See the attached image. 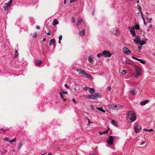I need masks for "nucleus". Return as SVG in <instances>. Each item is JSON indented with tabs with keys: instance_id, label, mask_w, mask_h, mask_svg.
I'll return each instance as SVG.
<instances>
[{
	"instance_id": "1",
	"label": "nucleus",
	"mask_w": 155,
	"mask_h": 155,
	"mask_svg": "<svg viewBox=\"0 0 155 155\" xmlns=\"http://www.w3.org/2000/svg\"><path fill=\"white\" fill-rule=\"evenodd\" d=\"M127 119L131 122L135 121L136 120V114L134 111H128L127 113Z\"/></svg>"
},
{
	"instance_id": "2",
	"label": "nucleus",
	"mask_w": 155,
	"mask_h": 155,
	"mask_svg": "<svg viewBox=\"0 0 155 155\" xmlns=\"http://www.w3.org/2000/svg\"><path fill=\"white\" fill-rule=\"evenodd\" d=\"M135 70L136 74L134 75V77L138 78V77L142 75V70L141 68L139 66L135 65Z\"/></svg>"
},
{
	"instance_id": "3",
	"label": "nucleus",
	"mask_w": 155,
	"mask_h": 155,
	"mask_svg": "<svg viewBox=\"0 0 155 155\" xmlns=\"http://www.w3.org/2000/svg\"><path fill=\"white\" fill-rule=\"evenodd\" d=\"M110 108L114 110H119L122 108V106L120 104H111L109 105Z\"/></svg>"
},
{
	"instance_id": "4",
	"label": "nucleus",
	"mask_w": 155,
	"mask_h": 155,
	"mask_svg": "<svg viewBox=\"0 0 155 155\" xmlns=\"http://www.w3.org/2000/svg\"><path fill=\"white\" fill-rule=\"evenodd\" d=\"M102 55L104 57H110L112 54L109 51L104 50L102 53Z\"/></svg>"
},
{
	"instance_id": "5",
	"label": "nucleus",
	"mask_w": 155,
	"mask_h": 155,
	"mask_svg": "<svg viewBox=\"0 0 155 155\" xmlns=\"http://www.w3.org/2000/svg\"><path fill=\"white\" fill-rule=\"evenodd\" d=\"M134 128L136 133H137L141 129V126L137 124H135L134 126Z\"/></svg>"
},
{
	"instance_id": "6",
	"label": "nucleus",
	"mask_w": 155,
	"mask_h": 155,
	"mask_svg": "<svg viewBox=\"0 0 155 155\" xmlns=\"http://www.w3.org/2000/svg\"><path fill=\"white\" fill-rule=\"evenodd\" d=\"M114 137L112 136H110L109 137L107 140V143L109 145H112L113 143V140Z\"/></svg>"
},
{
	"instance_id": "7",
	"label": "nucleus",
	"mask_w": 155,
	"mask_h": 155,
	"mask_svg": "<svg viewBox=\"0 0 155 155\" xmlns=\"http://www.w3.org/2000/svg\"><path fill=\"white\" fill-rule=\"evenodd\" d=\"M111 32L113 34L115 35H118L119 34V31L116 28H113L110 30Z\"/></svg>"
},
{
	"instance_id": "8",
	"label": "nucleus",
	"mask_w": 155,
	"mask_h": 155,
	"mask_svg": "<svg viewBox=\"0 0 155 155\" xmlns=\"http://www.w3.org/2000/svg\"><path fill=\"white\" fill-rule=\"evenodd\" d=\"M123 52L126 54L128 55L131 53V51L127 48L124 47L123 48Z\"/></svg>"
},
{
	"instance_id": "9",
	"label": "nucleus",
	"mask_w": 155,
	"mask_h": 155,
	"mask_svg": "<svg viewBox=\"0 0 155 155\" xmlns=\"http://www.w3.org/2000/svg\"><path fill=\"white\" fill-rule=\"evenodd\" d=\"M128 28L132 36L134 37L135 36H136V33H135L134 29L133 28H132V27L131 26H130Z\"/></svg>"
},
{
	"instance_id": "10",
	"label": "nucleus",
	"mask_w": 155,
	"mask_h": 155,
	"mask_svg": "<svg viewBox=\"0 0 155 155\" xmlns=\"http://www.w3.org/2000/svg\"><path fill=\"white\" fill-rule=\"evenodd\" d=\"M94 99L97 100L98 97L101 98L102 96L101 94L98 93H95L94 94H92Z\"/></svg>"
},
{
	"instance_id": "11",
	"label": "nucleus",
	"mask_w": 155,
	"mask_h": 155,
	"mask_svg": "<svg viewBox=\"0 0 155 155\" xmlns=\"http://www.w3.org/2000/svg\"><path fill=\"white\" fill-rule=\"evenodd\" d=\"M11 5H9L8 3L5 4L3 6V7L4 8V11H8Z\"/></svg>"
},
{
	"instance_id": "12",
	"label": "nucleus",
	"mask_w": 155,
	"mask_h": 155,
	"mask_svg": "<svg viewBox=\"0 0 155 155\" xmlns=\"http://www.w3.org/2000/svg\"><path fill=\"white\" fill-rule=\"evenodd\" d=\"M59 94L60 95V96L61 97V98L62 99L64 100V101H66V99L64 98V94H67V92L66 91H62L61 92H60Z\"/></svg>"
},
{
	"instance_id": "13",
	"label": "nucleus",
	"mask_w": 155,
	"mask_h": 155,
	"mask_svg": "<svg viewBox=\"0 0 155 155\" xmlns=\"http://www.w3.org/2000/svg\"><path fill=\"white\" fill-rule=\"evenodd\" d=\"M77 71L79 73V74H82L84 75L86 74V72L83 70L77 69Z\"/></svg>"
},
{
	"instance_id": "14",
	"label": "nucleus",
	"mask_w": 155,
	"mask_h": 155,
	"mask_svg": "<svg viewBox=\"0 0 155 155\" xmlns=\"http://www.w3.org/2000/svg\"><path fill=\"white\" fill-rule=\"evenodd\" d=\"M134 42L136 43H139L140 41V38L139 36H137L134 39Z\"/></svg>"
},
{
	"instance_id": "15",
	"label": "nucleus",
	"mask_w": 155,
	"mask_h": 155,
	"mask_svg": "<svg viewBox=\"0 0 155 155\" xmlns=\"http://www.w3.org/2000/svg\"><path fill=\"white\" fill-rule=\"evenodd\" d=\"M82 20L81 18H78V21L76 24V26H78L80 25V24L82 22Z\"/></svg>"
},
{
	"instance_id": "16",
	"label": "nucleus",
	"mask_w": 155,
	"mask_h": 155,
	"mask_svg": "<svg viewBox=\"0 0 155 155\" xmlns=\"http://www.w3.org/2000/svg\"><path fill=\"white\" fill-rule=\"evenodd\" d=\"M55 42V40L54 39H52L50 40V42L49 43V45L51 46L53 45Z\"/></svg>"
},
{
	"instance_id": "17",
	"label": "nucleus",
	"mask_w": 155,
	"mask_h": 155,
	"mask_svg": "<svg viewBox=\"0 0 155 155\" xmlns=\"http://www.w3.org/2000/svg\"><path fill=\"white\" fill-rule=\"evenodd\" d=\"M89 92L91 94H93L95 92L94 89L92 88H89Z\"/></svg>"
},
{
	"instance_id": "18",
	"label": "nucleus",
	"mask_w": 155,
	"mask_h": 155,
	"mask_svg": "<svg viewBox=\"0 0 155 155\" xmlns=\"http://www.w3.org/2000/svg\"><path fill=\"white\" fill-rule=\"evenodd\" d=\"M148 101V100H147L141 102L140 103V104L141 105H143L146 104L147 103Z\"/></svg>"
},
{
	"instance_id": "19",
	"label": "nucleus",
	"mask_w": 155,
	"mask_h": 155,
	"mask_svg": "<svg viewBox=\"0 0 155 155\" xmlns=\"http://www.w3.org/2000/svg\"><path fill=\"white\" fill-rule=\"evenodd\" d=\"M35 63L36 65L38 66L42 63V61H35Z\"/></svg>"
},
{
	"instance_id": "20",
	"label": "nucleus",
	"mask_w": 155,
	"mask_h": 155,
	"mask_svg": "<svg viewBox=\"0 0 155 155\" xmlns=\"http://www.w3.org/2000/svg\"><path fill=\"white\" fill-rule=\"evenodd\" d=\"M132 28H133L134 30H139L140 28V26L139 25H136L135 26L132 27Z\"/></svg>"
},
{
	"instance_id": "21",
	"label": "nucleus",
	"mask_w": 155,
	"mask_h": 155,
	"mask_svg": "<svg viewBox=\"0 0 155 155\" xmlns=\"http://www.w3.org/2000/svg\"><path fill=\"white\" fill-rule=\"evenodd\" d=\"M125 62L127 64H131V61L128 58H127L125 61Z\"/></svg>"
},
{
	"instance_id": "22",
	"label": "nucleus",
	"mask_w": 155,
	"mask_h": 155,
	"mask_svg": "<svg viewBox=\"0 0 155 155\" xmlns=\"http://www.w3.org/2000/svg\"><path fill=\"white\" fill-rule=\"evenodd\" d=\"M96 108L97 109H98V110H100L101 111L103 112L104 113H105V112H106L105 110H104L103 109V108L102 107H96Z\"/></svg>"
},
{
	"instance_id": "23",
	"label": "nucleus",
	"mask_w": 155,
	"mask_h": 155,
	"mask_svg": "<svg viewBox=\"0 0 155 155\" xmlns=\"http://www.w3.org/2000/svg\"><path fill=\"white\" fill-rule=\"evenodd\" d=\"M58 20L56 19H55L53 21V25L54 26H55L56 25L58 24Z\"/></svg>"
},
{
	"instance_id": "24",
	"label": "nucleus",
	"mask_w": 155,
	"mask_h": 155,
	"mask_svg": "<svg viewBox=\"0 0 155 155\" xmlns=\"http://www.w3.org/2000/svg\"><path fill=\"white\" fill-rule=\"evenodd\" d=\"M85 31L83 30L79 32V34L81 36H84V35Z\"/></svg>"
},
{
	"instance_id": "25",
	"label": "nucleus",
	"mask_w": 155,
	"mask_h": 155,
	"mask_svg": "<svg viewBox=\"0 0 155 155\" xmlns=\"http://www.w3.org/2000/svg\"><path fill=\"white\" fill-rule=\"evenodd\" d=\"M108 132V130H106V131H99V133L100 134V135H102L104 134H107V133Z\"/></svg>"
},
{
	"instance_id": "26",
	"label": "nucleus",
	"mask_w": 155,
	"mask_h": 155,
	"mask_svg": "<svg viewBox=\"0 0 155 155\" xmlns=\"http://www.w3.org/2000/svg\"><path fill=\"white\" fill-rule=\"evenodd\" d=\"M131 94L132 95H134L136 94V92L135 90L134 89H132L131 90Z\"/></svg>"
},
{
	"instance_id": "27",
	"label": "nucleus",
	"mask_w": 155,
	"mask_h": 155,
	"mask_svg": "<svg viewBox=\"0 0 155 155\" xmlns=\"http://www.w3.org/2000/svg\"><path fill=\"white\" fill-rule=\"evenodd\" d=\"M137 60L139 61L141 63L143 64H145L146 63V62L144 61L141 60L140 59L137 58Z\"/></svg>"
},
{
	"instance_id": "28",
	"label": "nucleus",
	"mask_w": 155,
	"mask_h": 155,
	"mask_svg": "<svg viewBox=\"0 0 155 155\" xmlns=\"http://www.w3.org/2000/svg\"><path fill=\"white\" fill-rule=\"evenodd\" d=\"M111 123L113 125L115 126H116L117 125V122L114 120H112L111 121Z\"/></svg>"
},
{
	"instance_id": "29",
	"label": "nucleus",
	"mask_w": 155,
	"mask_h": 155,
	"mask_svg": "<svg viewBox=\"0 0 155 155\" xmlns=\"http://www.w3.org/2000/svg\"><path fill=\"white\" fill-rule=\"evenodd\" d=\"M86 97L88 99H94L92 94L90 95L87 96Z\"/></svg>"
},
{
	"instance_id": "30",
	"label": "nucleus",
	"mask_w": 155,
	"mask_h": 155,
	"mask_svg": "<svg viewBox=\"0 0 155 155\" xmlns=\"http://www.w3.org/2000/svg\"><path fill=\"white\" fill-rule=\"evenodd\" d=\"M22 146V142L21 141L19 143V144H18V149H20V148H21V147Z\"/></svg>"
},
{
	"instance_id": "31",
	"label": "nucleus",
	"mask_w": 155,
	"mask_h": 155,
	"mask_svg": "<svg viewBox=\"0 0 155 155\" xmlns=\"http://www.w3.org/2000/svg\"><path fill=\"white\" fill-rule=\"evenodd\" d=\"M18 55V53L16 50H15V57H17Z\"/></svg>"
},
{
	"instance_id": "32",
	"label": "nucleus",
	"mask_w": 155,
	"mask_h": 155,
	"mask_svg": "<svg viewBox=\"0 0 155 155\" xmlns=\"http://www.w3.org/2000/svg\"><path fill=\"white\" fill-rule=\"evenodd\" d=\"M146 42V41L144 40H143L142 41L140 42V44L141 45V46H142L144 45Z\"/></svg>"
},
{
	"instance_id": "33",
	"label": "nucleus",
	"mask_w": 155,
	"mask_h": 155,
	"mask_svg": "<svg viewBox=\"0 0 155 155\" xmlns=\"http://www.w3.org/2000/svg\"><path fill=\"white\" fill-rule=\"evenodd\" d=\"M84 75H85L88 78H90L91 77V74H87L86 73V74Z\"/></svg>"
},
{
	"instance_id": "34",
	"label": "nucleus",
	"mask_w": 155,
	"mask_h": 155,
	"mask_svg": "<svg viewBox=\"0 0 155 155\" xmlns=\"http://www.w3.org/2000/svg\"><path fill=\"white\" fill-rule=\"evenodd\" d=\"M4 140L5 141H8L10 142V140L8 137H5L4 138Z\"/></svg>"
},
{
	"instance_id": "35",
	"label": "nucleus",
	"mask_w": 155,
	"mask_h": 155,
	"mask_svg": "<svg viewBox=\"0 0 155 155\" xmlns=\"http://www.w3.org/2000/svg\"><path fill=\"white\" fill-rule=\"evenodd\" d=\"M16 140V138L15 137L12 140H10V143H12L13 142H15Z\"/></svg>"
},
{
	"instance_id": "36",
	"label": "nucleus",
	"mask_w": 155,
	"mask_h": 155,
	"mask_svg": "<svg viewBox=\"0 0 155 155\" xmlns=\"http://www.w3.org/2000/svg\"><path fill=\"white\" fill-rule=\"evenodd\" d=\"M126 73V72L124 70H123L121 72V74L122 75H125Z\"/></svg>"
},
{
	"instance_id": "37",
	"label": "nucleus",
	"mask_w": 155,
	"mask_h": 155,
	"mask_svg": "<svg viewBox=\"0 0 155 155\" xmlns=\"http://www.w3.org/2000/svg\"><path fill=\"white\" fill-rule=\"evenodd\" d=\"M37 36V33L36 32H35L34 33L33 35V37L34 38H36Z\"/></svg>"
},
{
	"instance_id": "38",
	"label": "nucleus",
	"mask_w": 155,
	"mask_h": 155,
	"mask_svg": "<svg viewBox=\"0 0 155 155\" xmlns=\"http://www.w3.org/2000/svg\"><path fill=\"white\" fill-rule=\"evenodd\" d=\"M88 60L89 61H91L92 60V59L91 56L88 57Z\"/></svg>"
},
{
	"instance_id": "39",
	"label": "nucleus",
	"mask_w": 155,
	"mask_h": 155,
	"mask_svg": "<svg viewBox=\"0 0 155 155\" xmlns=\"http://www.w3.org/2000/svg\"><path fill=\"white\" fill-rule=\"evenodd\" d=\"M101 56H102V53L101 54H98L97 55V56L98 58L100 57Z\"/></svg>"
},
{
	"instance_id": "40",
	"label": "nucleus",
	"mask_w": 155,
	"mask_h": 155,
	"mask_svg": "<svg viewBox=\"0 0 155 155\" xmlns=\"http://www.w3.org/2000/svg\"><path fill=\"white\" fill-rule=\"evenodd\" d=\"M77 0H71L70 1V2H69L71 3H72L73 2H75Z\"/></svg>"
},
{
	"instance_id": "41",
	"label": "nucleus",
	"mask_w": 155,
	"mask_h": 155,
	"mask_svg": "<svg viewBox=\"0 0 155 155\" xmlns=\"http://www.w3.org/2000/svg\"><path fill=\"white\" fill-rule=\"evenodd\" d=\"M87 120H88V124H87V125L88 126H89L90 125L91 123V122H90V120L89 119H87Z\"/></svg>"
},
{
	"instance_id": "42",
	"label": "nucleus",
	"mask_w": 155,
	"mask_h": 155,
	"mask_svg": "<svg viewBox=\"0 0 155 155\" xmlns=\"http://www.w3.org/2000/svg\"><path fill=\"white\" fill-rule=\"evenodd\" d=\"M12 0H10L8 3L11 5L12 4Z\"/></svg>"
},
{
	"instance_id": "43",
	"label": "nucleus",
	"mask_w": 155,
	"mask_h": 155,
	"mask_svg": "<svg viewBox=\"0 0 155 155\" xmlns=\"http://www.w3.org/2000/svg\"><path fill=\"white\" fill-rule=\"evenodd\" d=\"M89 88H88L87 87H84L83 89L85 91H87V90L88 89H89Z\"/></svg>"
},
{
	"instance_id": "44",
	"label": "nucleus",
	"mask_w": 155,
	"mask_h": 155,
	"mask_svg": "<svg viewBox=\"0 0 155 155\" xmlns=\"http://www.w3.org/2000/svg\"><path fill=\"white\" fill-rule=\"evenodd\" d=\"M71 21L73 23H74L75 22V19L74 18H73L71 19Z\"/></svg>"
},
{
	"instance_id": "45",
	"label": "nucleus",
	"mask_w": 155,
	"mask_h": 155,
	"mask_svg": "<svg viewBox=\"0 0 155 155\" xmlns=\"http://www.w3.org/2000/svg\"><path fill=\"white\" fill-rule=\"evenodd\" d=\"M62 39V36L61 35H60L59 37V40H61Z\"/></svg>"
},
{
	"instance_id": "46",
	"label": "nucleus",
	"mask_w": 155,
	"mask_h": 155,
	"mask_svg": "<svg viewBox=\"0 0 155 155\" xmlns=\"http://www.w3.org/2000/svg\"><path fill=\"white\" fill-rule=\"evenodd\" d=\"M36 28L37 29H40V27L39 26H37L36 27Z\"/></svg>"
},
{
	"instance_id": "47",
	"label": "nucleus",
	"mask_w": 155,
	"mask_h": 155,
	"mask_svg": "<svg viewBox=\"0 0 155 155\" xmlns=\"http://www.w3.org/2000/svg\"><path fill=\"white\" fill-rule=\"evenodd\" d=\"M141 14V16H142V19H143V20H144V19L143 17V15L142 14V13L141 12H140Z\"/></svg>"
},
{
	"instance_id": "48",
	"label": "nucleus",
	"mask_w": 155,
	"mask_h": 155,
	"mask_svg": "<svg viewBox=\"0 0 155 155\" xmlns=\"http://www.w3.org/2000/svg\"><path fill=\"white\" fill-rule=\"evenodd\" d=\"M145 142L144 141H142L141 143H140V145H142L144 143H145Z\"/></svg>"
},
{
	"instance_id": "49",
	"label": "nucleus",
	"mask_w": 155,
	"mask_h": 155,
	"mask_svg": "<svg viewBox=\"0 0 155 155\" xmlns=\"http://www.w3.org/2000/svg\"><path fill=\"white\" fill-rule=\"evenodd\" d=\"M72 101H73V102L75 103H76L77 102L75 101V99L74 98H73V99H72Z\"/></svg>"
},
{
	"instance_id": "50",
	"label": "nucleus",
	"mask_w": 155,
	"mask_h": 155,
	"mask_svg": "<svg viewBox=\"0 0 155 155\" xmlns=\"http://www.w3.org/2000/svg\"><path fill=\"white\" fill-rule=\"evenodd\" d=\"M111 89V86H109L108 87V90H109V91H110Z\"/></svg>"
},
{
	"instance_id": "51",
	"label": "nucleus",
	"mask_w": 155,
	"mask_h": 155,
	"mask_svg": "<svg viewBox=\"0 0 155 155\" xmlns=\"http://www.w3.org/2000/svg\"><path fill=\"white\" fill-rule=\"evenodd\" d=\"M141 46H142L141 45L140 46L138 47V49L139 50H141Z\"/></svg>"
},
{
	"instance_id": "52",
	"label": "nucleus",
	"mask_w": 155,
	"mask_h": 155,
	"mask_svg": "<svg viewBox=\"0 0 155 155\" xmlns=\"http://www.w3.org/2000/svg\"><path fill=\"white\" fill-rule=\"evenodd\" d=\"M153 130L152 129H150V130H148V131H149V132H151L153 131Z\"/></svg>"
},
{
	"instance_id": "53",
	"label": "nucleus",
	"mask_w": 155,
	"mask_h": 155,
	"mask_svg": "<svg viewBox=\"0 0 155 155\" xmlns=\"http://www.w3.org/2000/svg\"><path fill=\"white\" fill-rule=\"evenodd\" d=\"M147 19L149 21H152V18H150L149 19H148L147 18Z\"/></svg>"
},
{
	"instance_id": "54",
	"label": "nucleus",
	"mask_w": 155,
	"mask_h": 155,
	"mask_svg": "<svg viewBox=\"0 0 155 155\" xmlns=\"http://www.w3.org/2000/svg\"><path fill=\"white\" fill-rule=\"evenodd\" d=\"M65 86L67 88H68V85L67 84H65Z\"/></svg>"
},
{
	"instance_id": "55",
	"label": "nucleus",
	"mask_w": 155,
	"mask_h": 155,
	"mask_svg": "<svg viewBox=\"0 0 155 155\" xmlns=\"http://www.w3.org/2000/svg\"><path fill=\"white\" fill-rule=\"evenodd\" d=\"M132 57L133 58H134V59H135L137 60V58H135V57H134V56H132Z\"/></svg>"
},
{
	"instance_id": "56",
	"label": "nucleus",
	"mask_w": 155,
	"mask_h": 155,
	"mask_svg": "<svg viewBox=\"0 0 155 155\" xmlns=\"http://www.w3.org/2000/svg\"><path fill=\"white\" fill-rule=\"evenodd\" d=\"M143 21L144 25H146V23H145V20H143Z\"/></svg>"
},
{
	"instance_id": "57",
	"label": "nucleus",
	"mask_w": 155,
	"mask_h": 155,
	"mask_svg": "<svg viewBox=\"0 0 155 155\" xmlns=\"http://www.w3.org/2000/svg\"><path fill=\"white\" fill-rule=\"evenodd\" d=\"M91 108H92V110L94 109L93 106V105H91Z\"/></svg>"
},
{
	"instance_id": "58",
	"label": "nucleus",
	"mask_w": 155,
	"mask_h": 155,
	"mask_svg": "<svg viewBox=\"0 0 155 155\" xmlns=\"http://www.w3.org/2000/svg\"><path fill=\"white\" fill-rule=\"evenodd\" d=\"M47 34L48 35H51V33L49 32L47 33Z\"/></svg>"
},
{
	"instance_id": "59",
	"label": "nucleus",
	"mask_w": 155,
	"mask_h": 155,
	"mask_svg": "<svg viewBox=\"0 0 155 155\" xmlns=\"http://www.w3.org/2000/svg\"><path fill=\"white\" fill-rule=\"evenodd\" d=\"M143 130L144 131H148V130L146 128H144Z\"/></svg>"
},
{
	"instance_id": "60",
	"label": "nucleus",
	"mask_w": 155,
	"mask_h": 155,
	"mask_svg": "<svg viewBox=\"0 0 155 155\" xmlns=\"http://www.w3.org/2000/svg\"><path fill=\"white\" fill-rule=\"evenodd\" d=\"M45 40H46V38H44L42 40V41H45Z\"/></svg>"
},
{
	"instance_id": "61",
	"label": "nucleus",
	"mask_w": 155,
	"mask_h": 155,
	"mask_svg": "<svg viewBox=\"0 0 155 155\" xmlns=\"http://www.w3.org/2000/svg\"><path fill=\"white\" fill-rule=\"evenodd\" d=\"M66 3V0H64V4H65Z\"/></svg>"
},
{
	"instance_id": "62",
	"label": "nucleus",
	"mask_w": 155,
	"mask_h": 155,
	"mask_svg": "<svg viewBox=\"0 0 155 155\" xmlns=\"http://www.w3.org/2000/svg\"><path fill=\"white\" fill-rule=\"evenodd\" d=\"M46 153H44L41 154V155H44Z\"/></svg>"
},
{
	"instance_id": "63",
	"label": "nucleus",
	"mask_w": 155,
	"mask_h": 155,
	"mask_svg": "<svg viewBox=\"0 0 155 155\" xmlns=\"http://www.w3.org/2000/svg\"><path fill=\"white\" fill-rule=\"evenodd\" d=\"M48 155H52L51 153H49Z\"/></svg>"
},
{
	"instance_id": "64",
	"label": "nucleus",
	"mask_w": 155,
	"mask_h": 155,
	"mask_svg": "<svg viewBox=\"0 0 155 155\" xmlns=\"http://www.w3.org/2000/svg\"><path fill=\"white\" fill-rule=\"evenodd\" d=\"M61 92H62V91H65L64 90H63V89H61Z\"/></svg>"
}]
</instances>
